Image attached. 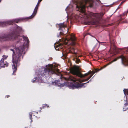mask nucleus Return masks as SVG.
<instances>
[{
    "instance_id": "412c9836",
    "label": "nucleus",
    "mask_w": 128,
    "mask_h": 128,
    "mask_svg": "<svg viewBox=\"0 0 128 128\" xmlns=\"http://www.w3.org/2000/svg\"><path fill=\"white\" fill-rule=\"evenodd\" d=\"M68 8V7H67V8L66 9V10Z\"/></svg>"
},
{
    "instance_id": "0eeeda50",
    "label": "nucleus",
    "mask_w": 128,
    "mask_h": 128,
    "mask_svg": "<svg viewBox=\"0 0 128 128\" xmlns=\"http://www.w3.org/2000/svg\"><path fill=\"white\" fill-rule=\"evenodd\" d=\"M119 58H121L122 62L123 64H124L125 62H127V63H128V58H126L125 57L123 56H119V58L115 59L113 60L110 62V64H111L113 62L116 61Z\"/></svg>"
},
{
    "instance_id": "39448f33",
    "label": "nucleus",
    "mask_w": 128,
    "mask_h": 128,
    "mask_svg": "<svg viewBox=\"0 0 128 128\" xmlns=\"http://www.w3.org/2000/svg\"><path fill=\"white\" fill-rule=\"evenodd\" d=\"M80 69L79 67L75 66L70 70V72L72 74L81 77H85L88 75L90 74L89 72L84 74H82L80 71Z\"/></svg>"
},
{
    "instance_id": "7ed1b4c3",
    "label": "nucleus",
    "mask_w": 128,
    "mask_h": 128,
    "mask_svg": "<svg viewBox=\"0 0 128 128\" xmlns=\"http://www.w3.org/2000/svg\"><path fill=\"white\" fill-rule=\"evenodd\" d=\"M66 79L68 80V86L70 88L74 89L78 88H81L83 86V84L80 83L83 82V81L79 80L78 81L79 82L77 83V82H76V81L77 80L73 77L70 76L69 78H66Z\"/></svg>"
},
{
    "instance_id": "6ab92c4d",
    "label": "nucleus",
    "mask_w": 128,
    "mask_h": 128,
    "mask_svg": "<svg viewBox=\"0 0 128 128\" xmlns=\"http://www.w3.org/2000/svg\"><path fill=\"white\" fill-rule=\"evenodd\" d=\"M91 77H92V76H90L89 77V78L87 79V80H88Z\"/></svg>"
},
{
    "instance_id": "20e7f679",
    "label": "nucleus",
    "mask_w": 128,
    "mask_h": 128,
    "mask_svg": "<svg viewBox=\"0 0 128 128\" xmlns=\"http://www.w3.org/2000/svg\"><path fill=\"white\" fill-rule=\"evenodd\" d=\"M62 40L65 44H69L74 45L75 44L76 38L74 35L72 34L66 36L65 38L62 39Z\"/></svg>"
},
{
    "instance_id": "b1692460",
    "label": "nucleus",
    "mask_w": 128,
    "mask_h": 128,
    "mask_svg": "<svg viewBox=\"0 0 128 128\" xmlns=\"http://www.w3.org/2000/svg\"><path fill=\"white\" fill-rule=\"evenodd\" d=\"M104 14H102V15H104Z\"/></svg>"
},
{
    "instance_id": "1a4fd4ad",
    "label": "nucleus",
    "mask_w": 128,
    "mask_h": 128,
    "mask_svg": "<svg viewBox=\"0 0 128 128\" xmlns=\"http://www.w3.org/2000/svg\"><path fill=\"white\" fill-rule=\"evenodd\" d=\"M8 65V63L6 62H4L3 59H2L0 61V68L2 67H4L5 66H7Z\"/></svg>"
},
{
    "instance_id": "dca6fc26",
    "label": "nucleus",
    "mask_w": 128,
    "mask_h": 128,
    "mask_svg": "<svg viewBox=\"0 0 128 128\" xmlns=\"http://www.w3.org/2000/svg\"><path fill=\"white\" fill-rule=\"evenodd\" d=\"M8 56L7 55H4L3 56V58L2 59H3V60H4V59H6L7 58Z\"/></svg>"
},
{
    "instance_id": "a878e982",
    "label": "nucleus",
    "mask_w": 128,
    "mask_h": 128,
    "mask_svg": "<svg viewBox=\"0 0 128 128\" xmlns=\"http://www.w3.org/2000/svg\"><path fill=\"white\" fill-rule=\"evenodd\" d=\"M24 45H23V46H24Z\"/></svg>"
},
{
    "instance_id": "4468645a",
    "label": "nucleus",
    "mask_w": 128,
    "mask_h": 128,
    "mask_svg": "<svg viewBox=\"0 0 128 128\" xmlns=\"http://www.w3.org/2000/svg\"><path fill=\"white\" fill-rule=\"evenodd\" d=\"M123 91L124 94L125 95L126 94L128 95V89H124Z\"/></svg>"
},
{
    "instance_id": "ddd939ff",
    "label": "nucleus",
    "mask_w": 128,
    "mask_h": 128,
    "mask_svg": "<svg viewBox=\"0 0 128 128\" xmlns=\"http://www.w3.org/2000/svg\"><path fill=\"white\" fill-rule=\"evenodd\" d=\"M70 52H71L72 53H76V52H73L74 51V49L73 48H72L71 49H70L69 50H68Z\"/></svg>"
},
{
    "instance_id": "5701e85b",
    "label": "nucleus",
    "mask_w": 128,
    "mask_h": 128,
    "mask_svg": "<svg viewBox=\"0 0 128 128\" xmlns=\"http://www.w3.org/2000/svg\"><path fill=\"white\" fill-rule=\"evenodd\" d=\"M56 48V50H57V49H56V48Z\"/></svg>"
},
{
    "instance_id": "2eb2a0df",
    "label": "nucleus",
    "mask_w": 128,
    "mask_h": 128,
    "mask_svg": "<svg viewBox=\"0 0 128 128\" xmlns=\"http://www.w3.org/2000/svg\"><path fill=\"white\" fill-rule=\"evenodd\" d=\"M65 30V29L64 28H63L62 29V31L63 32V34H66V33L67 32H68V30H67L66 31V32H65V31H64V30Z\"/></svg>"
},
{
    "instance_id": "a211bd4d",
    "label": "nucleus",
    "mask_w": 128,
    "mask_h": 128,
    "mask_svg": "<svg viewBox=\"0 0 128 128\" xmlns=\"http://www.w3.org/2000/svg\"><path fill=\"white\" fill-rule=\"evenodd\" d=\"M30 119L31 120V118H32V114H30Z\"/></svg>"
},
{
    "instance_id": "9d476101",
    "label": "nucleus",
    "mask_w": 128,
    "mask_h": 128,
    "mask_svg": "<svg viewBox=\"0 0 128 128\" xmlns=\"http://www.w3.org/2000/svg\"><path fill=\"white\" fill-rule=\"evenodd\" d=\"M60 28L59 30H61L64 28H66V25L65 24H64V23H61L59 24Z\"/></svg>"
},
{
    "instance_id": "f257e3e1",
    "label": "nucleus",
    "mask_w": 128,
    "mask_h": 128,
    "mask_svg": "<svg viewBox=\"0 0 128 128\" xmlns=\"http://www.w3.org/2000/svg\"><path fill=\"white\" fill-rule=\"evenodd\" d=\"M20 47L18 48L15 49V51L14 52V50L12 49H10V50H11L13 51V54L12 55V63L13 64L12 65V69L14 70V71H16L17 69V63L18 60H19V58L18 57L20 56H21V54L24 50V48L23 47L21 50H20Z\"/></svg>"
},
{
    "instance_id": "393cba45",
    "label": "nucleus",
    "mask_w": 128,
    "mask_h": 128,
    "mask_svg": "<svg viewBox=\"0 0 128 128\" xmlns=\"http://www.w3.org/2000/svg\"><path fill=\"white\" fill-rule=\"evenodd\" d=\"M11 24V23H10L9 24Z\"/></svg>"
},
{
    "instance_id": "f8f14e48",
    "label": "nucleus",
    "mask_w": 128,
    "mask_h": 128,
    "mask_svg": "<svg viewBox=\"0 0 128 128\" xmlns=\"http://www.w3.org/2000/svg\"><path fill=\"white\" fill-rule=\"evenodd\" d=\"M68 50L66 51V52L65 51H64V52H62V54L63 56H66L67 55V53H68Z\"/></svg>"
},
{
    "instance_id": "f03ea898",
    "label": "nucleus",
    "mask_w": 128,
    "mask_h": 128,
    "mask_svg": "<svg viewBox=\"0 0 128 128\" xmlns=\"http://www.w3.org/2000/svg\"><path fill=\"white\" fill-rule=\"evenodd\" d=\"M92 0H81L78 1L76 4V10L80 12H82L87 17H88V15L85 12V5L88 3H89V6L90 7L92 6Z\"/></svg>"
},
{
    "instance_id": "423d86ee",
    "label": "nucleus",
    "mask_w": 128,
    "mask_h": 128,
    "mask_svg": "<svg viewBox=\"0 0 128 128\" xmlns=\"http://www.w3.org/2000/svg\"><path fill=\"white\" fill-rule=\"evenodd\" d=\"M54 66L52 64L48 65L46 66V68L44 70L45 73L49 74L50 72L51 74L55 73V72H59V69L56 68V66L54 65Z\"/></svg>"
},
{
    "instance_id": "6e6552de",
    "label": "nucleus",
    "mask_w": 128,
    "mask_h": 128,
    "mask_svg": "<svg viewBox=\"0 0 128 128\" xmlns=\"http://www.w3.org/2000/svg\"><path fill=\"white\" fill-rule=\"evenodd\" d=\"M42 0H39L38 2V4L36 6V7L34 9L33 12L32 14V15L28 18V19H30L33 18L36 14L37 12V10L38 6V5L40 2Z\"/></svg>"
},
{
    "instance_id": "4be33fe9",
    "label": "nucleus",
    "mask_w": 128,
    "mask_h": 128,
    "mask_svg": "<svg viewBox=\"0 0 128 128\" xmlns=\"http://www.w3.org/2000/svg\"><path fill=\"white\" fill-rule=\"evenodd\" d=\"M34 82V80L33 81V82Z\"/></svg>"
},
{
    "instance_id": "9b49d317",
    "label": "nucleus",
    "mask_w": 128,
    "mask_h": 128,
    "mask_svg": "<svg viewBox=\"0 0 128 128\" xmlns=\"http://www.w3.org/2000/svg\"><path fill=\"white\" fill-rule=\"evenodd\" d=\"M23 38V40H24L25 42H26V43H28V40L27 37L23 36L22 37Z\"/></svg>"
},
{
    "instance_id": "aec40b11",
    "label": "nucleus",
    "mask_w": 128,
    "mask_h": 128,
    "mask_svg": "<svg viewBox=\"0 0 128 128\" xmlns=\"http://www.w3.org/2000/svg\"><path fill=\"white\" fill-rule=\"evenodd\" d=\"M90 14H91V15L92 16H94V14L92 13H91Z\"/></svg>"
},
{
    "instance_id": "f3484780",
    "label": "nucleus",
    "mask_w": 128,
    "mask_h": 128,
    "mask_svg": "<svg viewBox=\"0 0 128 128\" xmlns=\"http://www.w3.org/2000/svg\"><path fill=\"white\" fill-rule=\"evenodd\" d=\"M79 61H80V60L77 59L76 60V62L77 63H78L79 62Z\"/></svg>"
}]
</instances>
